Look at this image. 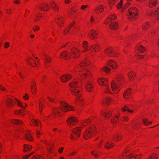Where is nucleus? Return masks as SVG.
<instances>
[{
    "instance_id": "nucleus-1",
    "label": "nucleus",
    "mask_w": 159,
    "mask_h": 159,
    "mask_svg": "<svg viewBox=\"0 0 159 159\" xmlns=\"http://www.w3.org/2000/svg\"><path fill=\"white\" fill-rule=\"evenodd\" d=\"M80 76L82 79H74L71 83H70V91L72 94L76 96L75 102L76 103L83 105L84 100L82 97V89L80 88L81 85L84 82H86L85 89L89 92H92L93 89V85L92 81V74L88 68L80 69L79 71Z\"/></svg>"
},
{
    "instance_id": "nucleus-2",
    "label": "nucleus",
    "mask_w": 159,
    "mask_h": 159,
    "mask_svg": "<svg viewBox=\"0 0 159 159\" xmlns=\"http://www.w3.org/2000/svg\"><path fill=\"white\" fill-rule=\"evenodd\" d=\"M123 80V77L120 75L118 77L116 80H112L111 82V89L114 93H117L120 90V85L122 82Z\"/></svg>"
},
{
    "instance_id": "nucleus-3",
    "label": "nucleus",
    "mask_w": 159,
    "mask_h": 159,
    "mask_svg": "<svg viewBox=\"0 0 159 159\" xmlns=\"http://www.w3.org/2000/svg\"><path fill=\"white\" fill-rule=\"evenodd\" d=\"M139 11L136 7H131L129 9L127 16L128 19L132 21L137 19L138 17Z\"/></svg>"
},
{
    "instance_id": "nucleus-4",
    "label": "nucleus",
    "mask_w": 159,
    "mask_h": 159,
    "mask_svg": "<svg viewBox=\"0 0 159 159\" xmlns=\"http://www.w3.org/2000/svg\"><path fill=\"white\" fill-rule=\"evenodd\" d=\"M98 84L100 85L104 86V90L105 92L109 94H112L111 89L108 84V80L105 78L100 77L98 79Z\"/></svg>"
},
{
    "instance_id": "nucleus-5",
    "label": "nucleus",
    "mask_w": 159,
    "mask_h": 159,
    "mask_svg": "<svg viewBox=\"0 0 159 159\" xmlns=\"http://www.w3.org/2000/svg\"><path fill=\"white\" fill-rule=\"evenodd\" d=\"M118 48H113L108 47L106 48L104 52L108 56L110 57H116L119 55Z\"/></svg>"
},
{
    "instance_id": "nucleus-6",
    "label": "nucleus",
    "mask_w": 159,
    "mask_h": 159,
    "mask_svg": "<svg viewBox=\"0 0 159 159\" xmlns=\"http://www.w3.org/2000/svg\"><path fill=\"white\" fill-rule=\"evenodd\" d=\"M129 148H127L125 150L124 152L120 155L119 159H123L125 157V155H128L126 158L128 159H140L142 157L141 154L135 155L134 154H127V152L129 151Z\"/></svg>"
},
{
    "instance_id": "nucleus-7",
    "label": "nucleus",
    "mask_w": 159,
    "mask_h": 159,
    "mask_svg": "<svg viewBox=\"0 0 159 159\" xmlns=\"http://www.w3.org/2000/svg\"><path fill=\"white\" fill-rule=\"evenodd\" d=\"M96 132V129L95 126L92 125L89 129H88L85 131L84 133V139H87L95 134Z\"/></svg>"
},
{
    "instance_id": "nucleus-8",
    "label": "nucleus",
    "mask_w": 159,
    "mask_h": 159,
    "mask_svg": "<svg viewBox=\"0 0 159 159\" xmlns=\"http://www.w3.org/2000/svg\"><path fill=\"white\" fill-rule=\"evenodd\" d=\"M147 15L153 18L159 23V8L155 11H149L147 12Z\"/></svg>"
},
{
    "instance_id": "nucleus-9",
    "label": "nucleus",
    "mask_w": 159,
    "mask_h": 159,
    "mask_svg": "<svg viewBox=\"0 0 159 159\" xmlns=\"http://www.w3.org/2000/svg\"><path fill=\"white\" fill-rule=\"evenodd\" d=\"M80 55V50L77 48L74 47L71 49V56L74 58H78Z\"/></svg>"
},
{
    "instance_id": "nucleus-10",
    "label": "nucleus",
    "mask_w": 159,
    "mask_h": 159,
    "mask_svg": "<svg viewBox=\"0 0 159 159\" xmlns=\"http://www.w3.org/2000/svg\"><path fill=\"white\" fill-rule=\"evenodd\" d=\"M107 65L113 69H116L118 66L117 62L112 60H109L107 62Z\"/></svg>"
},
{
    "instance_id": "nucleus-11",
    "label": "nucleus",
    "mask_w": 159,
    "mask_h": 159,
    "mask_svg": "<svg viewBox=\"0 0 159 159\" xmlns=\"http://www.w3.org/2000/svg\"><path fill=\"white\" fill-rule=\"evenodd\" d=\"M101 114L103 117L107 119L112 115V112L110 110L106 109L102 111Z\"/></svg>"
},
{
    "instance_id": "nucleus-12",
    "label": "nucleus",
    "mask_w": 159,
    "mask_h": 159,
    "mask_svg": "<svg viewBox=\"0 0 159 159\" xmlns=\"http://www.w3.org/2000/svg\"><path fill=\"white\" fill-rule=\"evenodd\" d=\"M132 94V91L131 89L128 88L126 89L123 94L124 97L126 99L130 98Z\"/></svg>"
},
{
    "instance_id": "nucleus-13",
    "label": "nucleus",
    "mask_w": 159,
    "mask_h": 159,
    "mask_svg": "<svg viewBox=\"0 0 159 159\" xmlns=\"http://www.w3.org/2000/svg\"><path fill=\"white\" fill-rule=\"evenodd\" d=\"M100 46L98 43L94 44L92 45L90 48V52L98 51L100 49Z\"/></svg>"
},
{
    "instance_id": "nucleus-14",
    "label": "nucleus",
    "mask_w": 159,
    "mask_h": 159,
    "mask_svg": "<svg viewBox=\"0 0 159 159\" xmlns=\"http://www.w3.org/2000/svg\"><path fill=\"white\" fill-rule=\"evenodd\" d=\"M110 71V68L107 66H104L100 69L99 72L102 75H104L105 73H109Z\"/></svg>"
},
{
    "instance_id": "nucleus-15",
    "label": "nucleus",
    "mask_w": 159,
    "mask_h": 159,
    "mask_svg": "<svg viewBox=\"0 0 159 159\" xmlns=\"http://www.w3.org/2000/svg\"><path fill=\"white\" fill-rule=\"evenodd\" d=\"M39 8L41 10L43 11H48L50 8V7L49 6L48 4H45V3H42L39 4L38 6Z\"/></svg>"
},
{
    "instance_id": "nucleus-16",
    "label": "nucleus",
    "mask_w": 159,
    "mask_h": 159,
    "mask_svg": "<svg viewBox=\"0 0 159 159\" xmlns=\"http://www.w3.org/2000/svg\"><path fill=\"white\" fill-rule=\"evenodd\" d=\"M60 109L66 112L68 110V104L65 102H61L60 103Z\"/></svg>"
},
{
    "instance_id": "nucleus-17",
    "label": "nucleus",
    "mask_w": 159,
    "mask_h": 159,
    "mask_svg": "<svg viewBox=\"0 0 159 159\" xmlns=\"http://www.w3.org/2000/svg\"><path fill=\"white\" fill-rule=\"evenodd\" d=\"M83 48L84 50L82 51V52L84 53L86 52H90V48H89L88 43L86 41H84L82 44Z\"/></svg>"
},
{
    "instance_id": "nucleus-18",
    "label": "nucleus",
    "mask_w": 159,
    "mask_h": 159,
    "mask_svg": "<svg viewBox=\"0 0 159 159\" xmlns=\"http://www.w3.org/2000/svg\"><path fill=\"white\" fill-rule=\"evenodd\" d=\"M91 120L90 119H88L81 121L80 126L81 127H84L86 126L89 125L91 123Z\"/></svg>"
},
{
    "instance_id": "nucleus-19",
    "label": "nucleus",
    "mask_w": 159,
    "mask_h": 159,
    "mask_svg": "<svg viewBox=\"0 0 159 159\" xmlns=\"http://www.w3.org/2000/svg\"><path fill=\"white\" fill-rule=\"evenodd\" d=\"M116 7L121 12H123L125 9L124 6L123 5V0H121L117 4Z\"/></svg>"
},
{
    "instance_id": "nucleus-20",
    "label": "nucleus",
    "mask_w": 159,
    "mask_h": 159,
    "mask_svg": "<svg viewBox=\"0 0 159 159\" xmlns=\"http://www.w3.org/2000/svg\"><path fill=\"white\" fill-rule=\"evenodd\" d=\"M136 49L141 53L144 52L145 51V48L140 43H138L136 45Z\"/></svg>"
},
{
    "instance_id": "nucleus-21",
    "label": "nucleus",
    "mask_w": 159,
    "mask_h": 159,
    "mask_svg": "<svg viewBox=\"0 0 159 159\" xmlns=\"http://www.w3.org/2000/svg\"><path fill=\"white\" fill-rule=\"evenodd\" d=\"M116 17L115 15H111L105 20L104 22V23L105 24H107L111 20L115 19Z\"/></svg>"
},
{
    "instance_id": "nucleus-22",
    "label": "nucleus",
    "mask_w": 159,
    "mask_h": 159,
    "mask_svg": "<svg viewBox=\"0 0 159 159\" xmlns=\"http://www.w3.org/2000/svg\"><path fill=\"white\" fill-rule=\"evenodd\" d=\"M97 35L96 31L92 30L90 32L89 34V36L91 39L96 38Z\"/></svg>"
},
{
    "instance_id": "nucleus-23",
    "label": "nucleus",
    "mask_w": 159,
    "mask_h": 159,
    "mask_svg": "<svg viewBox=\"0 0 159 159\" xmlns=\"http://www.w3.org/2000/svg\"><path fill=\"white\" fill-rule=\"evenodd\" d=\"M157 4V0H149L148 6L149 7H155Z\"/></svg>"
},
{
    "instance_id": "nucleus-24",
    "label": "nucleus",
    "mask_w": 159,
    "mask_h": 159,
    "mask_svg": "<svg viewBox=\"0 0 159 159\" xmlns=\"http://www.w3.org/2000/svg\"><path fill=\"white\" fill-rule=\"evenodd\" d=\"M118 26L117 22H112L110 24L109 27L111 29L115 30L118 28Z\"/></svg>"
},
{
    "instance_id": "nucleus-25",
    "label": "nucleus",
    "mask_w": 159,
    "mask_h": 159,
    "mask_svg": "<svg viewBox=\"0 0 159 159\" xmlns=\"http://www.w3.org/2000/svg\"><path fill=\"white\" fill-rule=\"evenodd\" d=\"M81 129V127H76L73 129V132L76 134L77 136L79 137Z\"/></svg>"
},
{
    "instance_id": "nucleus-26",
    "label": "nucleus",
    "mask_w": 159,
    "mask_h": 159,
    "mask_svg": "<svg viewBox=\"0 0 159 159\" xmlns=\"http://www.w3.org/2000/svg\"><path fill=\"white\" fill-rule=\"evenodd\" d=\"M128 76L130 80L133 81L135 78V73L133 71H130L128 73Z\"/></svg>"
},
{
    "instance_id": "nucleus-27",
    "label": "nucleus",
    "mask_w": 159,
    "mask_h": 159,
    "mask_svg": "<svg viewBox=\"0 0 159 159\" xmlns=\"http://www.w3.org/2000/svg\"><path fill=\"white\" fill-rule=\"evenodd\" d=\"M104 8L103 6L101 5L95 9V12L98 14L102 13L103 11Z\"/></svg>"
},
{
    "instance_id": "nucleus-28",
    "label": "nucleus",
    "mask_w": 159,
    "mask_h": 159,
    "mask_svg": "<svg viewBox=\"0 0 159 159\" xmlns=\"http://www.w3.org/2000/svg\"><path fill=\"white\" fill-rule=\"evenodd\" d=\"M151 23L149 22H146L143 24L142 26L143 29L144 30H147L151 26Z\"/></svg>"
},
{
    "instance_id": "nucleus-29",
    "label": "nucleus",
    "mask_w": 159,
    "mask_h": 159,
    "mask_svg": "<svg viewBox=\"0 0 159 159\" xmlns=\"http://www.w3.org/2000/svg\"><path fill=\"white\" fill-rule=\"evenodd\" d=\"M78 121V120L75 117L70 116V126L77 124Z\"/></svg>"
},
{
    "instance_id": "nucleus-30",
    "label": "nucleus",
    "mask_w": 159,
    "mask_h": 159,
    "mask_svg": "<svg viewBox=\"0 0 159 159\" xmlns=\"http://www.w3.org/2000/svg\"><path fill=\"white\" fill-rule=\"evenodd\" d=\"M77 9L75 7L70 8V15L73 16V18L75 17L77 15V13L76 12Z\"/></svg>"
},
{
    "instance_id": "nucleus-31",
    "label": "nucleus",
    "mask_w": 159,
    "mask_h": 159,
    "mask_svg": "<svg viewBox=\"0 0 159 159\" xmlns=\"http://www.w3.org/2000/svg\"><path fill=\"white\" fill-rule=\"evenodd\" d=\"M122 138V136L120 134H116L113 137V140L115 141H118L120 140Z\"/></svg>"
},
{
    "instance_id": "nucleus-32",
    "label": "nucleus",
    "mask_w": 159,
    "mask_h": 159,
    "mask_svg": "<svg viewBox=\"0 0 159 159\" xmlns=\"http://www.w3.org/2000/svg\"><path fill=\"white\" fill-rule=\"evenodd\" d=\"M69 78V75L67 74L63 75L60 77L61 81L63 83H65L68 80Z\"/></svg>"
},
{
    "instance_id": "nucleus-33",
    "label": "nucleus",
    "mask_w": 159,
    "mask_h": 159,
    "mask_svg": "<svg viewBox=\"0 0 159 159\" xmlns=\"http://www.w3.org/2000/svg\"><path fill=\"white\" fill-rule=\"evenodd\" d=\"M91 154L94 156L96 158L100 157L102 155V153L97 150L93 151H92Z\"/></svg>"
},
{
    "instance_id": "nucleus-34",
    "label": "nucleus",
    "mask_w": 159,
    "mask_h": 159,
    "mask_svg": "<svg viewBox=\"0 0 159 159\" xmlns=\"http://www.w3.org/2000/svg\"><path fill=\"white\" fill-rule=\"evenodd\" d=\"M90 64V62L87 59H85L84 60L81 62L80 64V66L82 67L84 66H87Z\"/></svg>"
},
{
    "instance_id": "nucleus-35",
    "label": "nucleus",
    "mask_w": 159,
    "mask_h": 159,
    "mask_svg": "<svg viewBox=\"0 0 159 159\" xmlns=\"http://www.w3.org/2000/svg\"><path fill=\"white\" fill-rule=\"evenodd\" d=\"M50 5L52 8L55 11H57L58 10V6L56 3H55L54 2H50Z\"/></svg>"
},
{
    "instance_id": "nucleus-36",
    "label": "nucleus",
    "mask_w": 159,
    "mask_h": 159,
    "mask_svg": "<svg viewBox=\"0 0 159 159\" xmlns=\"http://www.w3.org/2000/svg\"><path fill=\"white\" fill-rule=\"evenodd\" d=\"M114 144L111 141L106 142L105 144V147L107 149H109L113 147Z\"/></svg>"
},
{
    "instance_id": "nucleus-37",
    "label": "nucleus",
    "mask_w": 159,
    "mask_h": 159,
    "mask_svg": "<svg viewBox=\"0 0 159 159\" xmlns=\"http://www.w3.org/2000/svg\"><path fill=\"white\" fill-rule=\"evenodd\" d=\"M114 100V99L110 97L106 98L104 101V102L107 105L109 104L111 102H113Z\"/></svg>"
},
{
    "instance_id": "nucleus-38",
    "label": "nucleus",
    "mask_w": 159,
    "mask_h": 159,
    "mask_svg": "<svg viewBox=\"0 0 159 159\" xmlns=\"http://www.w3.org/2000/svg\"><path fill=\"white\" fill-rule=\"evenodd\" d=\"M116 2V0H108L107 1L108 4L110 8H112Z\"/></svg>"
},
{
    "instance_id": "nucleus-39",
    "label": "nucleus",
    "mask_w": 159,
    "mask_h": 159,
    "mask_svg": "<svg viewBox=\"0 0 159 159\" xmlns=\"http://www.w3.org/2000/svg\"><path fill=\"white\" fill-rule=\"evenodd\" d=\"M119 114H117V115H115L114 118H112L111 120L112 123H114L115 122L116 123L119 120Z\"/></svg>"
},
{
    "instance_id": "nucleus-40",
    "label": "nucleus",
    "mask_w": 159,
    "mask_h": 159,
    "mask_svg": "<svg viewBox=\"0 0 159 159\" xmlns=\"http://www.w3.org/2000/svg\"><path fill=\"white\" fill-rule=\"evenodd\" d=\"M24 152H26L28 150L31 149L32 147L30 145L25 144L24 145Z\"/></svg>"
},
{
    "instance_id": "nucleus-41",
    "label": "nucleus",
    "mask_w": 159,
    "mask_h": 159,
    "mask_svg": "<svg viewBox=\"0 0 159 159\" xmlns=\"http://www.w3.org/2000/svg\"><path fill=\"white\" fill-rule=\"evenodd\" d=\"M6 102L10 106H12L14 104L13 100L10 98H8L6 101Z\"/></svg>"
},
{
    "instance_id": "nucleus-42",
    "label": "nucleus",
    "mask_w": 159,
    "mask_h": 159,
    "mask_svg": "<svg viewBox=\"0 0 159 159\" xmlns=\"http://www.w3.org/2000/svg\"><path fill=\"white\" fill-rule=\"evenodd\" d=\"M68 53V52L66 51H64L63 53H61L60 54V56L61 58H63L65 59H67L68 58H66V57H67V54Z\"/></svg>"
},
{
    "instance_id": "nucleus-43",
    "label": "nucleus",
    "mask_w": 159,
    "mask_h": 159,
    "mask_svg": "<svg viewBox=\"0 0 159 159\" xmlns=\"http://www.w3.org/2000/svg\"><path fill=\"white\" fill-rule=\"evenodd\" d=\"M11 122L15 125H20L22 123V122L20 120H13L11 121Z\"/></svg>"
},
{
    "instance_id": "nucleus-44",
    "label": "nucleus",
    "mask_w": 159,
    "mask_h": 159,
    "mask_svg": "<svg viewBox=\"0 0 159 159\" xmlns=\"http://www.w3.org/2000/svg\"><path fill=\"white\" fill-rule=\"evenodd\" d=\"M143 122L144 125H147L149 124L152 123V122L149 121L148 119L145 118V119H143Z\"/></svg>"
},
{
    "instance_id": "nucleus-45",
    "label": "nucleus",
    "mask_w": 159,
    "mask_h": 159,
    "mask_svg": "<svg viewBox=\"0 0 159 159\" xmlns=\"http://www.w3.org/2000/svg\"><path fill=\"white\" fill-rule=\"evenodd\" d=\"M63 19L60 18H57V20L56 21V23L58 24L59 26L61 27L62 26L61 24H62Z\"/></svg>"
},
{
    "instance_id": "nucleus-46",
    "label": "nucleus",
    "mask_w": 159,
    "mask_h": 159,
    "mask_svg": "<svg viewBox=\"0 0 159 159\" xmlns=\"http://www.w3.org/2000/svg\"><path fill=\"white\" fill-rule=\"evenodd\" d=\"M31 89L32 93L35 94L36 91V87L35 84L33 83L32 85L31 86Z\"/></svg>"
},
{
    "instance_id": "nucleus-47",
    "label": "nucleus",
    "mask_w": 159,
    "mask_h": 159,
    "mask_svg": "<svg viewBox=\"0 0 159 159\" xmlns=\"http://www.w3.org/2000/svg\"><path fill=\"white\" fill-rule=\"evenodd\" d=\"M25 137L26 139L28 141H32V137L29 134H26Z\"/></svg>"
},
{
    "instance_id": "nucleus-48",
    "label": "nucleus",
    "mask_w": 159,
    "mask_h": 159,
    "mask_svg": "<svg viewBox=\"0 0 159 159\" xmlns=\"http://www.w3.org/2000/svg\"><path fill=\"white\" fill-rule=\"evenodd\" d=\"M157 155L155 153H153L147 159H157Z\"/></svg>"
},
{
    "instance_id": "nucleus-49",
    "label": "nucleus",
    "mask_w": 159,
    "mask_h": 159,
    "mask_svg": "<svg viewBox=\"0 0 159 159\" xmlns=\"http://www.w3.org/2000/svg\"><path fill=\"white\" fill-rule=\"evenodd\" d=\"M122 111H127L128 112L130 113H132L133 111L132 110H129L128 108L126 106H125L124 107L122 108Z\"/></svg>"
},
{
    "instance_id": "nucleus-50",
    "label": "nucleus",
    "mask_w": 159,
    "mask_h": 159,
    "mask_svg": "<svg viewBox=\"0 0 159 159\" xmlns=\"http://www.w3.org/2000/svg\"><path fill=\"white\" fill-rule=\"evenodd\" d=\"M14 114L17 115H19L20 114H21L23 116H25V113H24V111L22 112L21 111V110H18L15 111Z\"/></svg>"
},
{
    "instance_id": "nucleus-51",
    "label": "nucleus",
    "mask_w": 159,
    "mask_h": 159,
    "mask_svg": "<svg viewBox=\"0 0 159 159\" xmlns=\"http://www.w3.org/2000/svg\"><path fill=\"white\" fill-rule=\"evenodd\" d=\"M59 108L57 107H55L53 109V113L54 115H57V114H59L60 112L58 111V110H59Z\"/></svg>"
},
{
    "instance_id": "nucleus-52",
    "label": "nucleus",
    "mask_w": 159,
    "mask_h": 159,
    "mask_svg": "<svg viewBox=\"0 0 159 159\" xmlns=\"http://www.w3.org/2000/svg\"><path fill=\"white\" fill-rule=\"evenodd\" d=\"M137 58L138 59H141L145 60L147 58V56H146L137 55Z\"/></svg>"
},
{
    "instance_id": "nucleus-53",
    "label": "nucleus",
    "mask_w": 159,
    "mask_h": 159,
    "mask_svg": "<svg viewBox=\"0 0 159 159\" xmlns=\"http://www.w3.org/2000/svg\"><path fill=\"white\" fill-rule=\"evenodd\" d=\"M121 120L124 121H127L128 120V118L126 116H124L120 118Z\"/></svg>"
},
{
    "instance_id": "nucleus-54",
    "label": "nucleus",
    "mask_w": 159,
    "mask_h": 159,
    "mask_svg": "<svg viewBox=\"0 0 159 159\" xmlns=\"http://www.w3.org/2000/svg\"><path fill=\"white\" fill-rule=\"evenodd\" d=\"M48 99L50 102L55 103L56 101V99L55 98H52L49 97H47Z\"/></svg>"
},
{
    "instance_id": "nucleus-55",
    "label": "nucleus",
    "mask_w": 159,
    "mask_h": 159,
    "mask_svg": "<svg viewBox=\"0 0 159 159\" xmlns=\"http://www.w3.org/2000/svg\"><path fill=\"white\" fill-rule=\"evenodd\" d=\"M89 7V5H83L81 7V9L83 10H85L86 8Z\"/></svg>"
},
{
    "instance_id": "nucleus-56",
    "label": "nucleus",
    "mask_w": 159,
    "mask_h": 159,
    "mask_svg": "<svg viewBox=\"0 0 159 159\" xmlns=\"http://www.w3.org/2000/svg\"><path fill=\"white\" fill-rule=\"evenodd\" d=\"M32 122L34 125L36 126H38V122L37 120H33L32 121Z\"/></svg>"
},
{
    "instance_id": "nucleus-57",
    "label": "nucleus",
    "mask_w": 159,
    "mask_h": 159,
    "mask_svg": "<svg viewBox=\"0 0 159 159\" xmlns=\"http://www.w3.org/2000/svg\"><path fill=\"white\" fill-rule=\"evenodd\" d=\"M34 153V152H33L30 153V154L25 156V157H23V159H26L27 158H28L29 157H30V156H31V155H32Z\"/></svg>"
},
{
    "instance_id": "nucleus-58",
    "label": "nucleus",
    "mask_w": 159,
    "mask_h": 159,
    "mask_svg": "<svg viewBox=\"0 0 159 159\" xmlns=\"http://www.w3.org/2000/svg\"><path fill=\"white\" fill-rule=\"evenodd\" d=\"M15 100L16 101H15V102H16V101H17V104L19 106L21 107L22 108L24 107L21 104V103H20V102L18 100L16 99H15Z\"/></svg>"
},
{
    "instance_id": "nucleus-59",
    "label": "nucleus",
    "mask_w": 159,
    "mask_h": 159,
    "mask_svg": "<svg viewBox=\"0 0 159 159\" xmlns=\"http://www.w3.org/2000/svg\"><path fill=\"white\" fill-rule=\"evenodd\" d=\"M103 140L102 139H101L100 140V141H99V143L97 144V145L96 146V147H98L99 148H100L101 146V144L103 142Z\"/></svg>"
},
{
    "instance_id": "nucleus-60",
    "label": "nucleus",
    "mask_w": 159,
    "mask_h": 159,
    "mask_svg": "<svg viewBox=\"0 0 159 159\" xmlns=\"http://www.w3.org/2000/svg\"><path fill=\"white\" fill-rule=\"evenodd\" d=\"M39 27L37 25L33 27V30L34 31H36V30H39Z\"/></svg>"
},
{
    "instance_id": "nucleus-61",
    "label": "nucleus",
    "mask_w": 159,
    "mask_h": 159,
    "mask_svg": "<svg viewBox=\"0 0 159 159\" xmlns=\"http://www.w3.org/2000/svg\"><path fill=\"white\" fill-rule=\"evenodd\" d=\"M23 98L25 100H28L29 98V96L28 94H26L25 96H23Z\"/></svg>"
},
{
    "instance_id": "nucleus-62",
    "label": "nucleus",
    "mask_w": 159,
    "mask_h": 159,
    "mask_svg": "<svg viewBox=\"0 0 159 159\" xmlns=\"http://www.w3.org/2000/svg\"><path fill=\"white\" fill-rule=\"evenodd\" d=\"M94 21V17L93 16H92L91 17L90 19V22L91 23H92Z\"/></svg>"
},
{
    "instance_id": "nucleus-63",
    "label": "nucleus",
    "mask_w": 159,
    "mask_h": 159,
    "mask_svg": "<svg viewBox=\"0 0 159 159\" xmlns=\"http://www.w3.org/2000/svg\"><path fill=\"white\" fill-rule=\"evenodd\" d=\"M46 59L47 60V62H50L51 61V58L49 57H46Z\"/></svg>"
},
{
    "instance_id": "nucleus-64",
    "label": "nucleus",
    "mask_w": 159,
    "mask_h": 159,
    "mask_svg": "<svg viewBox=\"0 0 159 159\" xmlns=\"http://www.w3.org/2000/svg\"><path fill=\"white\" fill-rule=\"evenodd\" d=\"M33 159H42V158L39 155L34 157Z\"/></svg>"
}]
</instances>
